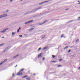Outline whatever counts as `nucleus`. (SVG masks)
I'll list each match as a JSON object with an SVG mask.
<instances>
[{"mask_svg": "<svg viewBox=\"0 0 80 80\" xmlns=\"http://www.w3.org/2000/svg\"><path fill=\"white\" fill-rule=\"evenodd\" d=\"M7 14H5L1 15L0 16V18H3V17H7Z\"/></svg>", "mask_w": 80, "mask_h": 80, "instance_id": "f257e3e1", "label": "nucleus"}, {"mask_svg": "<svg viewBox=\"0 0 80 80\" xmlns=\"http://www.w3.org/2000/svg\"><path fill=\"white\" fill-rule=\"evenodd\" d=\"M23 75V74L22 72H21V71L18 72L17 74V75Z\"/></svg>", "mask_w": 80, "mask_h": 80, "instance_id": "f03ea898", "label": "nucleus"}, {"mask_svg": "<svg viewBox=\"0 0 80 80\" xmlns=\"http://www.w3.org/2000/svg\"><path fill=\"white\" fill-rule=\"evenodd\" d=\"M8 29H9V28H7L5 29L4 30H3V31H1L0 33H4V32H6V30H8Z\"/></svg>", "mask_w": 80, "mask_h": 80, "instance_id": "7ed1b4c3", "label": "nucleus"}, {"mask_svg": "<svg viewBox=\"0 0 80 80\" xmlns=\"http://www.w3.org/2000/svg\"><path fill=\"white\" fill-rule=\"evenodd\" d=\"M51 0H48L47 1H46L43 2H42L41 3H40L39 4V5H42V4H43V3H47V2H50Z\"/></svg>", "mask_w": 80, "mask_h": 80, "instance_id": "20e7f679", "label": "nucleus"}, {"mask_svg": "<svg viewBox=\"0 0 80 80\" xmlns=\"http://www.w3.org/2000/svg\"><path fill=\"white\" fill-rule=\"evenodd\" d=\"M7 59L5 60L3 62H1L0 63V65H2V64L3 63H4V62H7Z\"/></svg>", "mask_w": 80, "mask_h": 80, "instance_id": "39448f33", "label": "nucleus"}, {"mask_svg": "<svg viewBox=\"0 0 80 80\" xmlns=\"http://www.w3.org/2000/svg\"><path fill=\"white\" fill-rule=\"evenodd\" d=\"M41 57V53L38 54V58H40V57Z\"/></svg>", "mask_w": 80, "mask_h": 80, "instance_id": "423d86ee", "label": "nucleus"}, {"mask_svg": "<svg viewBox=\"0 0 80 80\" xmlns=\"http://www.w3.org/2000/svg\"><path fill=\"white\" fill-rule=\"evenodd\" d=\"M15 34V32H12V36H13V35Z\"/></svg>", "mask_w": 80, "mask_h": 80, "instance_id": "0eeeda50", "label": "nucleus"}, {"mask_svg": "<svg viewBox=\"0 0 80 80\" xmlns=\"http://www.w3.org/2000/svg\"><path fill=\"white\" fill-rule=\"evenodd\" d=\"M68 46H66L65 48H64V50H65V49H67V48H68Z\"/></svg>", "mask_w": 80, "mask_h": 80, "instance_id": "6e6552de", "label": "nucleus"}, {"mask_svg": "<svg viewBox=\"0 0 80 80\" xmlns=\"http://www.w3.org/2000/svg\"><path fill=\"white\" fill-rule=\"evenodd\" d=\"M41 8H37V9H36V10H39V9H41Z\"/></svg>", "mask_w": 80, "mask_h": 80, "instance_id": "1a4fd4ad", "label": "nucleus"}, {"mask_svg": "<svg viewBox=\"0 0 80 80\" xmlns=\"http://www.w3.org/2000/svg\"><path fill=\"white\" fill-rule=\"evenodd\" d=\"M33 29H34V28H33L30 29H29V31H32V30H33Z\"/></svg>", "mask_w": 80, "mask_h": 80, "instance_id": "9d476101", "label": "nucleus"}, {"mask_svg": "<svg viewBox=\"0 0 80 80\" xmlns=\"http://www.w3.org/2000/svg\"><path fill=\"white\" fill-rule=\"evenodd\" d=\"M33 22V20H32L31 21H29V23H31V22Z\"/></svg>", "mask_w": 80, "mask_h": 80, "instance_id": "9b49d317", "label": "nucleus"}, {"mask_svg": "<svg viewBox=\"0 0 80 80\" xmlns=\"http://www.w3.org/2000/svg\"><path fill=\"white\" fill-rule=\"evenodd\" d=\"M23 70H24V69H22L21 70L20 72H23Z\"/></svg>", "mask_w": 80, "mask_h": 80, "instance_id": "f8f14e48", "label": "nucleus"}, {"mask_svg": "<svg viewBox=\"0 0 80 80\" xmlns=\"http://www.w3.org/2000/svg\"><path fill=\"white\" fill-rule=\"evenodd\" d=\"M29 23V21L26 22L25 23V25H26V24H27V23Z\"/></svg>", "mask_w": 80, "mask_h": 80, "instance_id": "ddd939ff", "label": "nucleus"}, {"mask_svg": "<svg viewBox=\"0 0 80 80\" xmlns=\"http://www.w3.org/2000/svg\"><path fill=\"white\" fill-rule=\"evenodd\" d=\"M26 80H30V78H26Z\"/></svg>", "mask_w": 80, "mask_h": 80, "instance_id": "4468645a", "label": "nucleus"}, {"mask_svg": "<svg viewBox=\"0 0 80 80\" xmlns=\"http://www.w3.org/2000/svg\"><path fill=\"white\" fill-rule=\"evenodd\" d=\"M46 22V21H44L40 25H42V24H43V23H45Z\"/></svg>", "mask_w": 80, "mask_h": 80, "instance_id": "2eb2a0df", "label": "nucleus"}, {"mask_svg": "<svg viewBox=\"0 0 80 80\" xmlns=\"http://www.w3.org/2000/svg\"><path fill=\"white\" fill-rule=\"evenodd\" d=\"M18 55H19L18 54V55H17V56H16L14 57H13L14 58H16V57H18Z\"/></svg>", "mask_w": 80, "mask_h": 80, "instance_id": "dca6fc26", "label": "nucleus"}, {"mask_svg": "<svg viewBox=\"0 0 80 80\" xmlns=\"http://www.w3.org/2000/svg\"><path fill=\"white\" fill-rule=\"evenodd\" d=\"M40 50H41V48H39V49L38 50V51H40Z\"/></svg>", "mask_w": 80, "mask_h": 80, "instance_id": "f3484780", "label": "nucleus"}, {"mask_svg": "<svg viewBox=\"0 0 80 80\" xmlns=\"http://www.w3.org/2000/svg\"><path fill=\"white\" fill-rule=\"evenodd\" d=\"M52 58H55V56H54L53 55H52Z\"/></svg>", "mask_w": 80, "mask_h": 80, "instance_id": "a211bd4d", "label": "nucleus"}, {"mask_svg": "<svg viewBox=\"0 0 80 80\" xmlns=\"http://www.w3.org/2000/svg\"><path fill=\"white\" fill-rule=\"evenodd\" d=\"M78 41H79V39H77L76 40V42H78Z\"/></svg>", "mask_w": 80, "mask_h": 80, "instance_id": "6ab92c4d", "label": "nucleus"}, {"mask_svg": "<svg viewBox=\"0 0 80 80\" xmlns=\"http://www.w3.org/2000/svg\"><path fill=\"white\" fill-rule=\"evenodd\" d=\"M19 31H20V29H18L17 32L18 33V32H19Z\"/></svg>", "mask_w": 80, "mask_h": 80, "instance_id": "aec40b11", "label": "nucleus"}, {"mask_svg": "<svg viewBox=\"0 0 80 80\" xmlns=\"http://www.w3.org/2000/svg\"><path fill=\"white\" fill-rule=\"evenodd\" d=\"M45 37V36H42V38H44Z\"/></svg>", "mask_w": 80, "mask_h": 80, "instance_id": "412c9836", "label": "nucleus"}, {"mask_svg": "<svg viewBox=\"0 0 80 80\" xmlns=\"http://www.w3.org/2000/svg\"><path fill=\"white\" fill-rule=\"evenodd\" d=\"M27 77V75H26V76H25L24 77H23L22 78H25Z\"/></svg>", "mask_w": 80, "mask_h": 80, "instance_id": "4be33fe9", "label": "nucleus"}, {"mask_svg": "<svg viewBox=\"0 0 80 80\" xmlns=\"http://www.w3.org/2000/svg\"><path fill=\"white\" fill-rule=\"evenodd\" d=\"M19 37H22V35H19Z\"/></svg>", "mask_w": 80, "mask_h": 80, "instance_id": "5701e85b", "label": "nucleus"}, {"mask_svg": "<svg viewBox=\"0 0 80 80\" xmlns=\"http://www.w3.org/2000/svg\"><path fill=\"white\" fill-rule=\"evenodd\" d=\"M4 45V44H0V46H2V45Z\"/></svg>", "mask_w": 80, "mask_h": 80, "instance_id": "b1692460", "label": "nucleus"}, {"mask_svg": "<svg viewBox=\"0 0 80 80\" xmlns=\"http://www.w3.org/2000/svg\"><path fill=\"white\" fill-rule=\"evenodd\" d=\"M62 67V65H58V67Z\"/></svg>", "mask_w": 80, "mask_h": 80, "instance_id": "393cba45", "label": "nucleus"}, {"mask_svg": "<svg viewBox=\"0 0 80 80\" xmlns=\"http://www.w3.org/2000/svg\"><path fill=\"white\" fill-rule=\"evenodd\" d=\"M42 60H45V58H42Z\"/></svg>", "mask_w": 80, "mask_h": 80, "instance_id": "a878e982", "label": "nucleus"}, {"mask_svg": "<svg viewBox=\"0 0 80 80\" xmlns=\"http://www.w3.org/2000/svg\"><path fill=\"white\" fill-rule=\"evenodd\" d=\"M70 51H71V50H69L68 52H70Z\"/></svg>", "mask_w": 80, "mask_h": 80, "instance_id": "bb28decb", "label": "nucleus"}, {"mask_svg": "<svg viewBox=\"0 0 80 80\" xmlns=\"http://www.w3.org/2000/svg\"><path fill=\"white\" fill-rule=\"evenodd\" d=\"M78 18H79V19H78V20H80V17H78Z\"/></svg>", "mask_w": 80, "mask_h": 80, "instance_id": "cd10ccee", "label": "nucleus"}, {"mask_svg": "<svg viewBox=\"0 0 80 80\" xmlns=\"http://www.w3.org/2000/svg\"><path fill=\"white\" fill-rule=\"evenodd\" d=\"M17 66H18V65H16V66H15V67H17Z\"/></svg>", "mask_w": 80, "mask_h": 80, "instance_id": "c85d7f7f", "label": "nucleus"}, {"mask_svg": "<svg viewBox=\"0 0 80 80\" xmlns=\"http://www.w3.org/2000/svg\"><path fill=\"white\" fill-rule=\"evenodd\" d=\"M68 9H65V10H68Z\"/></svg>", "mask_w": 80, "mask_h": 80, "instance_id": "c756f323", "label": "nucleus"}, {"mask_svg": "<svg viewBox=\"0 0 80 80\" xmlns=\"http://www.w3.org/2000/svg\"><path fill=\"white\" fill-rule=\"evenodd\" d=\"M61 37V38H62V37H63V35H62Z\"/></svg>", "mask_w": 80, "mask_h": 80, "instance_id": "7c9ffc66", "label": "nucleus"}, {"mask_svg": "<svg viewBox=\"0 0 80 80\" xmlns=\"http://www.w3.org/2000/svg\"><path fill=\"white\" fill-rule=\"evenodd\" d=\"M8 12V10H7L6 12Z\"/></svg>", "mask_w": 80, "mask_h": 80, "instance_id": "2f4dec72", "label": "nucleus"}, {"mask_svg": "<svg viewBox=\"0 0 80 80\" xmlns=\"http://www.w3.org/2000/svg\"><path fill=\"white\" fill-rule=\"evenodd\" d=\"M12 76H13V77L14 76V74L13 73L12 74Z\"/></svg>", "mask_w": 80, "mask_h": 80, "instance_id": "473e14b6", "label": "nucleus"}, {"mask_svg": "<svg viewBox=\"0 0 80 80\" xmlns=\"http://www.w3.org/2000/svg\"><path fill=\"white\" fill-rule=\"evenodd\" d=\"M79 70H80V67H79L78 68Z\"/></svg>", "mask_w": 80, "mask_h": 80, "instance_id": "72a5a7b5", "label": "nucleus"}, {"mask_svg": "<svg viewBox=\"0 0 80 80\" xmlns=\"http://www.w3.org/2000/svg\"><path fill=\"white\" fill-rule=\"evenodd\" d=\"M12 1H13V0H11L10 1V2H12Z\"/></svg>", "mask_w": 80, "mask_h": 80, "instance_id": "f704fd0d", "label": "nucleus"}, {"mask_svg": "<svg viewBox=\"0 0 80 80\" xmlns=\"http://www.w3.org/2000/svg\"><path fill=\"white\" fill-rule=\"evenodd\" d=\"M19 29H21V28H20V27H19Z\"/></svg>", "mask_w": 80, "mask_h": 80, "instance_id": "c9c22d12", "label": "nucleus"}, {"mask_svg": "<svg viewBox=\"0 0 80 80\" xmlns=\"http://www.w3.org/2000/svg\"><path fill=\"white\" fill-rule=\"evenodd\" d=\"M59 61H62V59H60V60H59Z\"/></svg>", "mask_w": 80, "mask_h": 80, "instance_id": "e433bc0d", "label": "nucleus"}, {"mask_svg": "<svg viewBox=\"0 0 80 80\" xmlns=\"http://www.w3.org/2000/svg\"><path fill=\"white\" fill-rule=\"evenodd\" d=\"M5 52V49L4 50V51H3V52Z\"/></svg>", "mask_w": 80, "mask_h": 80, "instance_id": "4c0bfd02", "label": "nucleus"}, {"mask_svg": "<svg viewBox=\"0 0 80 80\" xmlns=\"http://www.w3.org/2000/svg\"><path fill=\"white\" fill-rule=\"evenodd\" d=\"M28 35L27 34V35Z\"/></svg>", "mask_w": 80, "mask_h": 80, "instance_id": "58836bf2", "label": "nucleus"}, {"mask_svg": "<svg viewBox=\"0 0 80 80\" xmlns=\"http://www.w3.org/2000/svg\"><path fill=\"white\" fill-rule=\"evenodd\" d=\"M52 62H55V61H52Z\"/></svg>", "mask_w": 80, "mask_h": 80, "instance_id": "ea45409f", "label": "nucleus"}, {"mask_svg": "<svg viewBox=\"0 0 80 80\" xmlns=\"http://www.w3.org/2000/svg\"><path fill=\"white\" fill-rule=\"evenodd\" d=\"M2 38H4V37H2Z\"/></svg>", "mask_w": 80, "mask_h": 80, "instance_id": "a19ab883", "label": "nucleus"}, {"mask_svg": "<svg viewBox=\"0 0 80 80\" xmlns=\"http://www.w3.org/2000/svg\"><path fill=\"white\" fill-rule=\"evenodd\" d=\"M22 0H21V1H22Z\"/></svg>", "mask_w": 80, "mask_h": 80, "instance_id": "79ce46f5", "label": "nucleus"}, {"mask_svg": "<svg viewBox=\"0 0 80 80\" xmlns=\"http://www.w3.org/2000/svg\"><path fill=\"white\" fill-rule=\"evenodd\" d=\"M33 27H34L35 28V26Z\"/></svg>", "mask_w": 80, "mask_h": 80, "instance_id": "37998d69", "label": "nucleus"}, {"mask_svg": "<svg viewBox=\"0 0 80 80\" xmlns=\"http://www.w3.org/2000/svg\"><path fill=\"white\" fill-rule=\"evenodd\" d=\"M34 75H35V74H34Z\"/></svg>", "mask_w": 80, "mask_h": 80, "instance_id": "c03bdc74", "label": "nucleus"}, {"mask_svg": "<svg viewBox=\"0 0 80 80\" xmlns=\"http://www.w3.org/2000/svg\"><path fill=\"white\" fill-rule=\"evenodd\" d=\"M71 48H72V47H71Z\"/></svg>", "mask_w": 80, "mask_h": 80, "instance_id": "a18cd8bd", "label": "nucleus"}]
</instances>
